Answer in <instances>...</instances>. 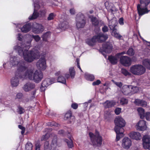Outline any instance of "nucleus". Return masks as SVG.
<instances>
[{"instance_id": "nucleus-38", "label": "nucleus", "mask_w": 150, "mask_h": 150, "mask_svg": "<svg viewBox=\"0 0 150 150\" xmlns=\"http://www.w3.org/2000/svg\"><path fill=\"white\" fill-rule=\"evenodd\" d=\"M69 71L71 78H74L76 74L74 67H70L69 69Z\"/></svg>"}, {"instance_id": "nucleus-60", "label": "nucleus", "mask_w": 150, "mask_h": 150, "mask_svg": "<svg viewBox=\"0 0 150 150\" xmlns=\"http://www.w3.org/2000/svg\"><path fill=\"white\" fill-rule=\"evenodd\" d=\"M79 59H77L76 60V65L77 67L81 71H82L79 64Z\"/></svg>"}, {"instance_id": "nucleus-35", "label": "nucleus", "mask_w": 150, "mask_h": 150, "mask_svg": "<svg viewBox=\"0 0 150 150\" xmlns=\"http://www.w3.org/2000/svg\"><path fill=\"white\" fill-rule=\"evenodd\" d=\"M137 111L140 118L143 119L145 117L144 110L142 108H138Z\"/></svg>"}, {"instance_id": "nucleus-3", "label": "nucleus", "mask_w": 150, "mask_h": 150, "mask_svg": "<svg viewBox=\"0 0 150 150\" xmlns=\"http://www.w3.org/2000/svg\"><path fill=\"white\" fill-rule=\"evenodd\" d=\"M26 79L28 78L29 79L33 80L37 83L41 81L43 78V74L40 71L32 69H28V68L25 71Z\"/></svg>"}, {"instance_id": "nucleus-52", "label": "nucleus", "mask_w": 150, "mask_h": 150, "mask_svg": "<svg viewBox=\"0 0 150 150\" xmlns=\"http://www.w3.org/2000/svg\"><path fill=\"white\" fill-rule=\"evenodd\" d=\"M47 88V87L44 86L42 85V84H41L40 90L41 93H44L45 92Z\"/></svg>"}, {"instance_id": "nucleus-29", "label": "nucleus", "mask_w": 150, "mask_h": 150, "mask_svg": "<svg viewBox=\"0 0 150 150\" xmlns=\"http://www.w3.org/2000/svg\"><path fill=\"white\" fill-rule=\"evenodd\" d=\"M17 39L19 41H20V42L18 43L17 45L18 44L20 45L25 44V43L23 42L25 41L24 37L21 34L18 33L16 35Z\"/></svg>"}, {"instance_id": "nucleus-57", "label": "nucleus", "mask_w": 150, "mask_h": 150, "mask_svg": "<svg viewBox=\"0 0 150 150\" xmlns=\"http://www.w3.org/2000/svg\"><path fill=\"white\" fill-rule=\"evenodd\" d=\"M118 22L120 25H123L124 24L123 18L122 17L120 18L119 19Z\"/></svg>"}, {"instance_id": "nucleus-22", "label": "nucleus", "mask_w": 150, "mask_h": 150, "mask_svg": "<svg viewBox=\"0 0 150 150\" xmlns=\"http://www.w3.org/2000/svg\"><path fill=\"white\" fill-rule=\"evenodd\" d=\"M35 86V84L34 83L28 82L24 85L23 87V89L25 91L27 92L34 88Z\"/></svg>"}, {"instance_id": "nucleus-56", "label": "nucleus", "mask_w": 150, "mask_h": 150, "mask_svg": "<svg viewBox=\"0 0 150 150\" xmlns=\"http://www.w3.org/2000/svg\"><path fill=\"white\" fill-rule=\"evenodd\" d=\"M115 84L120 88H121L122 86V83L120 82H115Z\"/></svg>"}, {"instance_id": "nucleus-47", "label": "nucleus", "mask_w": 150, "mask_h": 150, "mask_svg": "<svg viewBox=\"0 0 150 150\" xmlns=\"http://www.w3.org/2000/svg\"><path fill=\"white\" fill-rule=\"evenodd\" d=\"M50 137V134L49 133H46L45 135H43L41 138V141L45 140H47Z\"/></svg>"}, {"instance_id": "nucleus-33", "label": "nucleus", "mask_w": 150, "mask_h": 150, "mask_svg": "<svg viewBox=\"0 0 150 150\" xmlns=\"http://www.w3.org/2000/svg\"><path fill=\"white\" fill-rule=\"evenodd\" d=\"M51 35V32L47 31L44 33L42 36V38L44 41H47V40L50 37Z\"/></svg>"}, {"instance_id": "nucleus-41", "label": "nucleus", "mask_w": 150, "mask_h": 150, "mask_svg": "<svg viewBox=\"0 0 150 150\" xmlns=\"http://www.w3.org/2000/svg\"><path fill=\"white\" fill-rule=\"evenodd\" d=\"M72 113L71 111H68L65 115L64 119L65 120H69L71 117Z\"/></svg>"}, {"instance_id": "nucleus-11", "label": "nucleus", "mask_w": 150, "mask_h": 150, "mask_svg": "<svg viewBox=\"0 0 150 150\" xmlns=\"http://www.w3.org/2000/svg\"><path fill=\"white\" fill-rule=\"evenodd\" d=\"M76 24L77 29L82 28L86 24V21L84 16L81 13H79L76 15Z\"/></svg>"}, {"instance_id": "nucleus-6", "label": "nucleus", "mask_w": 150, "mask_h": 150, "mask_svg": "<svg viewBox=\"0 0 150 150\" xmlns=\"http://www.w3.org/2000/svg\"><path fill=\"white\" fill-rule=\"evenodd\" d=\"M140 4L137 5V8L139 15L140 16L149 11L148 6L150 3V0H140Z\"/></svg>"}, {"instance_id": "nucleus-13", "label": "nucleus", "mask_w": 150, "mask_h": 150, "mask_svg": "<svg viewBox=\"0 0 150 150\" xmlns=\"http://www.w3.org/2000/svg\"><path fill=\"white\" fill-rule=\"evenodd\" d=\"M37 68L40 71H44L46 69L47 66L46 60L44 57L41 58L36 62Z\"/></svg>"}, {"instance_id": "nucleus-64", "label": "nucleus", "mask_w": 150, "mask_h": 150, "mask_svg": "<svg viewBox=\"0 0 150 150\" xmlns=\"http://www.w3.org/2000/svg\"><path fill=\"white\" fill-rule=\"evenodd\" d=\"M70 12L71 14H74L75 13V10L74 8H71L70 10Z\"/></svg>"}, {"instance_id": "nucleus-45", "label": "nucleus", "mask_w": 150, "mask_h": 150, "mask_svg": "<svg viewBox=\"0 0 150 150\" xmlns=\"http://www.w3.org/2000/svg\"><path fill=\"white\" fill-rule=\"evenodd\" d=\"M47 124L48 126H56L59 127V126L58 124L54 121L48 122L47 123Z\"/></svg>"}, {"instance_id": "nucleus-58", "label": "nucleus", "mask_w": 150, "mask_h": 150, "mask_svg": "<svg viewBox=\"0 0 150 150\" xmlns=\"http://www.w3.org/2000/svg\"><path fill=\"white\" fill-rule=\"evenodd\" d=\"M121 108H117L115 109V112L116 115H119L121 112Z\"/></svg>"}, {"instance_id": "nucleus-30", "label": "nucleus", "mask_w": 150, "mask_h": 150, "mask_svg": "<svg viewBox=\"0 0 150 150\" xmlns=\"http://www.w3.org/2000/svg\"><path fill=\"white\" fill-rule=\"evenodd\" d=\"M69 25L68 23L66 21L61 23L59 24L58 28L62 29V30H64L69 27Z\"/></svg>"}, {"instance_id": "nucleus-17", "label": "nucleus", "mask_w": 150, "mask_h": 150, "mask_svg": "<svg viewBox=\"0 0 150 150\" xmlns=\"http://www.w3.org/2000/svg\"><path fill=\"white\" fill-rule=\"evenodd\" d=\"M17 28L20 29L21 32L23 33H26L29 32L31 28V24L28 23L24 25L23 27H21L20 25L17 26Z\"/></svg>"}, {"instance_id": "nucleus-2", "label": "nucleus", "mask_w": 150, "mask_h": 150, "mask_svg": "<svg viewBox=\"0 0 150 150\" xmlns=\"http://www.w3.org/2000/svg\"><path fill=\"white\" fill-rule=\"evenodd\" d=\"M23 55H11L9 63L11 67H17L16 71L25 72L28 68V64L22 58Z\"/></svg>"}, {"instance_id": "nucleus-20", "label": "nucleus", "mask_w": 150, "mask_h": 150, "mask_svg": "<svg viewBox=\"0 0 150 150\" xmlns=\"http://www.w3.org/2000/svg\"><path fill=\"white\" fill-rule=\"evenodd\" d=\"M56 80L53 78H47L43 81L42 83L44 86L47 87L49 86L55 82Z\"/></svg>"}, {"instance_id": "nucleus-39", "label": "nucleus", "mask_w": 150, "mask_h": 150, "mask_svg": "<svg viewBox=\"0 0 150 150\" xmlns=\"http://www.w3.org/2000/svg\"><path fill=\"white\" fill-rule=\"evenodd\" d=\"M57 145V137L56 135L54 136L51 144V147H56Z\"/></svg>"}, {"instance_id": "nucleus-12", "label": "nucleus", "mask_w": 150, "mask_h": 150, "mask_svg": "<svg viewBox=\"0 0 150 150\" xmlns=\"http://www.w3.org/2000/svg\"><path fill=\"white\" fill-rule=\"evenodd\" d=\"M39 2H40V1L38 0H37V1L34 2V12L32 14L30 15L28 17V19L30 20H33L36 19L38 17H39V14L37 11L40 7Z\"/></svg>"}, {"instance_id": "nucleus-23", "label": "nucleus", "mask_w": 150, "mask_h": 150, "mask_svg": "<svg viewBox=\"0 0 150 150\" xmlns=\"http://www.w3.org/2000/svg\"><path fill=\"white\" fill-rule=\"evenodd\" d=\"M129 135L130 138L136 140H140L142 138L141 134L138 132H131L129 134Z\"/></svg>"}, {"instance_id": "nucleus-28", "label": "nucleus", "mask_w": 150, "mask_h": 150, "mask_svg": "<svg viewBox=\"0 0 150 150\" xmlns=\"http://www.w3.org/2000/svg\"><path fill=\"white\" fill-rule=\"evenodd\" d=\"M67 137L70 140H69L67 139H65L64 141L67 143L68 147L69 148H71L73 147V144L72 143V141L71 137V135L69 132H68L67 134Z\"/></svg>"}, {"instance_id": "nucleus-63", "label": "nucleus", "mask_w": 150, "mask_h": 150, "mask_svg": "<svg viewBox=\"0 0 150 150\" xmlns=\"http://www.w3.org/2000/svg\"><path fill=\"white\" fill-rule=\"evenodd\" d=\"M126 54V52L123 51V52L117 53L116 54V56L117 57H118V56H120L124 54Z\"/></svg>"}, {"instance_id": "nucleus-18", "label": "nucleus", "mask_w": 150, "mask_h": 150, "mask_svg": "<svg viewBox=\"0 0 150 150\" xmlns=\"http://www.w3.org/2000/svg\"><path fill=\"white\" fill-rule=\"evenodd\" d=\"M143 145L145 149H150V138L148 135H145L143 137Z\"/></svg>"}, {"instance_id": "nucleus-15", "label": "nucleus", "mask_w": 150, "mask_h": 150, "mask_svg": "<svg viewBox=\"0 0 150 150\" xmlns=\"http://www.w3.org/2000/svg\"><path fill=\"white\" fill-rule=\"evenodd\" d=\"M112 46L110 43H104L103 45L102 53L105 57H106V55L104 54L103 52L108 53H110L112 51Z\"/></svg>"}, {"instance_id": "nucleus-25", "label": "nucleus", "mask_w": 150, "mask_h": 150, "mask_svg": "<svg viewBox=\"0 0 150 150\" xmlns=\"http://www.w3.org/2000/svg\"><path fill=\"white\" fill-rule=\"evenodd\" d=\"M134 103L138 106L145 107L147 105V103L142 100L136 99L134 101Z\"/></svg>"}, {"instance_id": "nucleus-8", "label": "nucleus", "mask_w": 150, "mask_h": 150, "mask_svg": "<svg viewBox=\"0 0 150 150\" xmlns=\"http://www.w3.org/2000/svg\"><path fill=\"white\" fill-rule=\"evenodd\" d=\"M89 134L93 145L95 146H100L102 144V139L99 132L96 131L95 135L91 132H89Z\"/></svg>"}, {"instance_id": "nucleus-31", "label": "nucleus", "mask_w": 150, "mask_h": 150, "mask_svg": "<svg viewBox=\"0 0 150 150\" xmlns=\"http://www.w3.org/2000/svg\"><path fill=\"white\" fill-rule=\"evenodd\" d=\"M84 77L86 80L91 81H93L95 79L94 75L87 73L85 74Z\"/></svg>"}, {"instance_id": "nucleus-14", "label": "nucleus", "mask_w": 150, "mask_h": 150, "mask_svg": "<svg viewBox=\"0 0 150 150\" xmlns=\"http://www.w3.org/2000/svg\"><path fill=\"white\" fill-rule=\"evenodd\" d=\"M120 63L123 65L127 67L131 64L132 60L130 58L127 56H123L120 58Z\"/></svg>"}, {"instance_id": "nucleus-42", "label": "nucleus", "mask_w": 150, "mask_h": 150, "mask_svg": "<svg viewBox=\"0 0 150 150\" xmlns=\"http://www.w3.org/2000/svg\"><path fill=\"white\" fill-rule=\"evenodd\" d=\"M121 72L125 76H130L131 75L130 73L126 69L124 68L121 69Z\"/></svg>"}, {"instance_id": "nucleus-61", "label": "nucleus", "mask_w": 150, "mask_h": 150, "mask_svg": "<svg viewBox=\"0 0 150 150\" xmlns=\"http://www.w3.org/2000/svg\"><path fill=\"white\" fill-rule=\"evenodd\" d=\"M102 30L103 32H107L108 31V28L107 26L105 25L103 27Z\"/></svg>"}, {"instance_id": "nucleus-37", "label": "nucleus", "mask_w": 150, "mask_h": 150, "mask_svg": "<svg viewBox=\"0 0 150 150\" xmlns=\"http://www.w3.org/2000/svg\"><path fill=\"white\" fill-rule=\"evenodd\" d=\"M57 80L58 82L64 84H66V79L62 75H61L59 76L57 79Z\"/></svg>"}, {"instance_id": "nucleus-5", "label": "nucleus", "mask_w": 150, "mask_h": 150, "mask_svg": "<svg viewBox=\"0 0 150 150\" xmlns=\"http://www.w3.org/2000/svg\"><path fill=\"white\" fill-rule=\"evenodd\" d=\"M108 37L107 34L101 33L93 36L92 38H87L86 40V42L89 46H93L97 41L102 42L106 40Z\"/></svg>"}, {"instance_id": "nucleus-59", "label": "nucleus", "mask_w": 150, "mask_h": 150, "mask_svg": "<svg viewBox=\"0 0 150 150\" xmlns=\"http://www.w3.org/2000/svg\"><path fill=\"white\" fill-rule=\"evenodd\" d=\"M79 59H77L76 60V65L77 67L81 71H82L79 64Z\"/></svg>"}, {"instance_id": "nucleus-19", "label": "nucleus", "mask_w": 150, "mask_h": 150, "mask_svg": "<svg viewBox=\"0 0 150 150\" xmlns=\"http://www.w3.org/2000/svg\"><path fill=\"white\" fill-rule=\"evenodd\" d=\"M136 126L137 129L140 131H144L146 128L145 121L143 120H140Z\"/></svg>"}, {"instance_id": "nucleus-27", "label": "nucleus", "mask_w": 150, "mask_h": 150, "mask_svg": "<svg viewBox=\"0 0 150 150\" xmlns=\"http://www.w3.org/2000/svg\"><path fill=\"white\" fill-rule=\"evenodd\" d=\"M44 30L43 27L41 24L38 25L37 27L34 28L33 29L34 33H35L39 34L42 33Z\"/></svg>"}, {"instance_id": "nucleus-26", "label": "nucleus", "mask_w": 150, "mask_h": 150, "mask_svg": "<svg viewBox=\"0 0 150 150\" xmlns=\"http://www.w3.org/2000/svg\"><path fill=\"white\" fill-rule=\"evenodd\" d=\"M89 18L91 19L93 26L96 27L99 26V21L96 18L92 16H90Z\"/></svg>"}, {"instance_id": "nucleus-50", "label": "nucleus", "mask_w": 150, "mask_h": 150, "mask_svg": "<svg viewBox=\"0 0 150 150\" xmlns=\"http://www.w3.org/2000/svg\"><path fill=\"white\" fill-rule=\"evenodd\" d=\"M33 39H34L36 42H38L40 40L41 38L38 35H33Z\"/></svg>"}, {"instance_id": "nucleus-53", "label": "nucleus", "mask_w": 150, "mask_h": 150, "mask_svg": "<svg viewBox=\"0 0 150 150\" xmlns=\"http://www.w3.org/2000/svg\"><path fill=\"white\" fill-rule=\"evenodd\" d=\"M145 117L146 120H150V112H146V114H145Z\"/></svg>"}, {"instance_id": "nucleus-51", "label": "nucleus", "mask_w": 150, "mask_h": 150, "mask_svg": "<svg viewBox=\"0 0 150 150\" xmlns=\"http://www.w3.org/2000/svg\"><path fill=\"white\" fill-rule=\"evenodd\" d=\"M101 81L100 80H97L96 81H94L92 83V85L93 86H98L100 84Z\"/></svg>"}, {"instance_id": "nucleus-49", "label": "nucleus", "mask_w": 150, "mask_h": 150, "mask_svg": "<svg viewBox=\"0 0 150 150\" xmlns=\"http://www.w3.org/2000/svg\"><path fill=\"white\" fill-rule=\"evenodd\" d=\"M18 127L22 130L21 131V133L22 135L24 134L25 131V128L21 125H18Z\"/></svg>"}, {"instance_id": "nucleus-10", "label": "nucleus", "mask_w": 150, "mask_h": 150, "mask_svg": "<svg viewBox=\"0 0 150 150\" xmlns=\"http://www.w3.org/2000/svg\"><path fill=\"white\" fill-rule=\"evenodd\" d=\"M130 71L133 74L138 76L142 75L145 73L146 69L141 64H135L132 66L130 68Z\"/></svg>"}, {"instance_id": "nucleus-36", "label": "nucleus", "mask_w": 150, "mask_h": 150, "mask_svg": "<svg viewBox=\"0 0 150 150\" xmlns=\"http://www.w3.org/2000/svg\"><path fill=\"white\" fill-rule=\"evenodd\" d=\"M143 64L147 68L150 69V60L148 59H145L142 61Z\"/></svg>"}, {"instance_id": "nucleus-55", "label": "nucleus", "mask_w": 150, "mask_h": 150, "mask_svg": "<svg viewBox=\"0 0 150 150\" xmlns=\"http://www.w3.org/2000/svg\"><path fill=\"white\" fill-rule=\"evenodd\" d=\"M58 134L60 135H62V136H64L66 134L65 132L63 129H61L59 130L58 132Z\"/></svg>"}, {"instance_id": "nucleus-16", "label": "nucleus", "mask_w": 150, "mask_h": 150, "mask_svg": "<svg viewBox=\"0 0 150 150\" xmlns=\"http://www.w3.org/2000/svg\"><path fill=\"white\" fill-rule=\"evenodd\" d=\"M137 89V87H134L132 85H125L122 87L123 91L125 92H127V94H129V92L131 93V94H134L136 93V92H134V90Z\"/></svg>"}, {"instance_id": "nucleus-24", "label": "nucleus", "mask_w": 150, "mask_h": 150, "mask_svg": "<svg viewBox=\"0 0 150 150\" xmlns=\"http://www.w3.org/2000/svg\"><path fill=\"white\" fill-rule=\"evenodd\" d=\"M115 103V102L113 100H107L103 103V105L104 107L106 108L113 106Z\"/></svg>"}, {"instance_id": "nucleus-34", "label": "nucleus", "mask_w": 150, "mask_h": 150, "mask_svg": "<svg viewBox=\"0 0 150 150\" xmlns=\"http://www.w3.org/2000/svg\"><path fill=\"white\" fill-rule=\"evenodd\" d=\"M108 59L111 63L113 64H115L117 62V58L115 57L112 56H109Z\"/></svg>"}, {"instance_id": "nucleus-48", "label": "nucleus", "mask_w": 150, "mask_h": 150, "mask_svg": "<svg viewBox=\"0 0 150 150\" xmlns=\"http://www.w3.org/2000/svg\"><path fill=\"white\" fill-rule=\"evenodd\" d=\"M128 102L127 99L125 98H122L120 100V103L123 105L127 104Z\"/></svg>"}, {"instance_id": "nucleus-46", "label": "nucleus", "mask_w": 150, "mask_h": 150, "mask_svg": "<svg viewBox=\"0 0 150 150\" xmlns=\"http://www.w3.org/2000/svg\"><path fill=\"white\" fill-rule=\"evenodd\" d=\"M55 14L53 13H50L47 17V19L48 21H50L54 19L55 16Z\"/></svg>"}, {"instance_id": "nucleus-44", "label": "nucleus", "mask_w": 150, "mask_h": 150, "mask_svg": "<svg viewBox=\"0 0 150 150\" xmlns=\"http://www.w3.org/2000/svg\"><path fill=\"white\" fill-rule=\"evenodd\" d=\"M25 112L24 109L21 107V106L19 105L17 109V112L20 114H21L24 113Z\"/></svg>"}, {"instance_id": "nucleus-62", "label": "nucleus", "mask_w": 150, "mask_h": 150, "mask_svg": "<svg viewBox=\"0 0 150 150\" xmlns=\"http://www.w3.org/2000/svg\"><path fill=\"white\" fill-rule=\"evenodd\" d=\"M35 150H40V145L39 143H37L35 144Z\"/></svg>"}, {"instance_id": "nucleus-40", "label": "nucleus", "mask_w": 150, "mask_h": 150, "mask_svg": "<svg viewBox=\"0 0 150 150\" xmlns=\"http://www.w3.org/2000/svg\"><path fill=\"white\" fill-rule=\"evenodd\" d=\"M135 53L134 50L132 48H129L127 51L126 54L128 55L132 56Z\"/></svg>"}, {"instance_id": "nucleus-7", "label": "nucleus", "mask_w": 150, "mask_h": 150, "mask_svg": "<svg viewBox=\"0 0 150 150\" xmlns=\"http://www.w3.org/2000/svg\"><path fill=\"white\" fill-rule=\"evenodd\" d=\"M107 18L109 22V27L110 30L112 31V35L119 40L122 39L121 38L122 36L117 32L115 28L117 23V21L114 19L110 20L108 17Z\"/></svg>"}, {"instance_id": "nucleus-43", "label": "nucleus", "mask_w": 150, "mask_h": 150, "mask_svg": "<svg viewBox=\"0 0 150 150\" xmlns=\"http://www.w3.org/2000/svg\"><path fill=\"white\" fill-rule=\"evenodd\" d=\"M33 145L30 142H28L25 145V150H32Z\"/></svg>"}, {"instance_id": "nucleus-4", "label": "nucleus", "mask_w": 150, "mask_h": 150, "mask_svg": "<svg viewBox=\"0 0 150 150\" xmlns=\"http://www.w3.org/2000/svg\"><path fill=\"white\" fill-rule=\"evenodd\" d=\"M114 122L115 125V130L116 133V140L118 141L124 136V130L123 127L125 126V122L122 117L118 116L115 118Z\"/></svg>"}, {"instance_id": "nucleus-21", "label": "nucleus", "mask_w": 150, "mask_h": 150, "mask_svg": "<svg viewBox=\"0 0 150 150\" xmlns=\"http://www.w3.org/2000/svg\"><path fill=\"white\" fill-rule=\"evenodd\" d=\"M132 144L131 140L128 137H125L122 140V145L126 149H128Z\"/></svg>"}, {"instance_id": "nucleus-9", "label": "nucleus", "mask_w": 150, "mask_h": 150, "mask_svg": "<svg viewBox=\"0 0 150 150\" xmlns=\"http://www.w3.org/2000/svg\"><path fill=\"white\" fill-rule=\"evenodd\" d=\"M20 79H26L25 72L16 71L15 76L12 78L11 80V84L12 87H16L18 85Z\"/></svg>"}, {"instance_id": "nucleus-54", "label": "nucleus", "mask_w": 150, "mask_h": 150, "mask_svg": "<svg viewBox=\"0 0 150 150\" xmlns=\"http://www.w3.org/2000/svg\"><path fill=\"white\" fill-rule=\"evenodd\" d=\"M78 106V104L75 103H73L71 105V107L73 109H76L77 108Z\"/></svg>"}, {"instance_id": "nucleus-32", "label": "nucleus", "mask_w": 150, "mask_h": 150, "mask_svg": "<svg viewBox=\"0 0 150 150\" xmlns=\"http://www.w3.org/2000/svg\"><path fill=\"white\" fill-rule=\"evenodd\" d=\"M46 10L45 9H40L38 12L39 18L41 19H42L45 16L46 13Z\"/></svg>"}, {"instance_id": "nucleus-1", "label": "nucleus", "mask_w": 150, "mask_h": 150, "mask_svg": "<svg viewBox=\"0 0 150 150\" xmlns=\"http://www.w3.org/2000/svg\"><path fill=\"white\" fill-rule=\"evenodd\" d=\"M26 38L24 42L26 44L20 45L18 44L14 47V49L20 55H23V57L25 61L31 62L36 59H38L40 55L45 56L46 52L42 51L41 46L38 45L35 46L31 50L28 51L30 47L31 43L33 39V35L26 34L24 37Z\"/></svg>"}]
</instances>
